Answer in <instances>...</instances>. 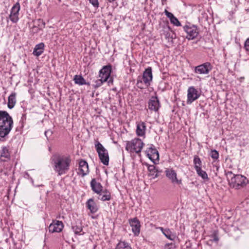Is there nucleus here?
Masks as SVG:
<instances>
[{
    "instance_id": "f257e3e1",
    "label": "nucleus",
    "mask_w": 249,
    "mask_h": 249,
    "mask_svg": "<svg viewBox=\"0 0 249 249\" xmlns=\"http://www.w3.org/2000/svg\"><path fill=\"white\" fill-rule=\"evenodd\" d=\"M53 168L58 176L66 174L70 170L71 159L69 155L57 154L52 159Z\"/></svg>"
},
{
    "instance_id": "f03ea898",
    "label": "nucleus",
    "mask_w": 249,
    "mask_h": 249,
    "mask_svg": "<svg viewBox=\"0 0 249 249\" xmlns=\"http://www.w3.org/2000/svg\"><path fill=\"white\" fill-rule=\"evenodd\" d=\"M12 117L5 111H0V137L7 135L13 127Z\"/></svg>"
},
{
    "instance_id": "7ed1b4c3",
    "label": "nucleus",
    "mask_w": 249,
    "mask_h": 249,
    "mask_svg": "<svg viewBox=\"0 0 249 249\" xmlns=\"http://www.w3.org/2000/svg\"><path fill=\"white\" fill-rule=\"evenodd\" d=\"M226 176L230 186L236 190L244 188L248 182L246 177L241 175H234L231 171H228Z\"/></svg>"
},
{
    "instance_id": "20e7f679",
    "label": "nucleus",
    "mask_w": 249,
    "mask_h": 249,
    "mask_svg": "<svg viewBox=\"0 0 249 249\" xmlns=\"http://www.w3.org/2000/svg\"><path fill=\"white\" fill-rule=\"evenodd\" d=\"M153 76L151 67H148L143 72L142 76H139L137 80V86L140 89L148 87L152 81Z\"/></svg>"
},
{
    "instance_id": "39448f33",
    "label": "nucleus",
    "mask_w": 249,
    "mask_h": 249,
    "mask_svg": "<svg viewBox=\"0 0 249 249\" xmlns=\"http://www.w3.org/2000/svg\"><path fill=\"white\" fill-rule=\"evenodd\" d=\"M144 145L143 142L139 138H135L126 142L125 149L130 152L140 153Z\"/></svg>"
},
{
    "instance_id": "423d86ee",
    "label": "nucleus",
    "mask_w": 249,
    "mask_h": 249,
    "mask_svg": "<svg viewBox=\"0 0 249 249\" xmlns=\"http://www.w3.org/2000/svg\"><path fill=\"white\" fill-rule=\"evenodd\" d=\"M95 147L102 163L105 165H107L109 163V156L107 150L97 141L95 142Z\"/></svg>"
},
{
    "instance_id": "0eeeda50",
    "label": "nucleus",
    "mask_w": 249,
    "mask_h": 249,
    "mask_svg": "<svg viewBox=\"0 0 249 249\" xmlns=\"http://www.w3.org/2000/svg\"><path fill=\"white\" fill-rule=\"evenodd\" d=\"M200 96V93L194 87L191 86L189 87L187 90V104H191L193 102L198 99Z\"/></svg>"
},
{
    "instance_id": "6e6552de",
    "label": "nucleus",
    "mask_w": 249,
    "mask_h": 249,
    "mask_svg": "<svg viewBox=\"0 0 249 249\" xmlns=\"http://www.w3.org/2000/svg\"><path fill=\"white\" fill-rule=\"evenodd\" d=\"M183 30L187 34L186 38L189 40L194 39L198 35V29L196 26L194 25H185Z\"/></svg>"
},
{
    "instance_id": "1a4fd4ad",
    "label": "nucleus",
    "mask_w": 249,
    "mask_h": 249,
    "mask_svg": "<svg viewBox=\"0 0 249 249\" xmlns=\"http://www.w3.org/2000/svg\"><path fill=\"white\" fill-rule=\"evenodd\" d=\"M148 158L154 163H156V160H159V154L158 150L153 144L150 145L145 151Z\"/></svg>"
},
{
    "instance_id": "9d476101",
    "label": "nucleus",
    "mask_w": 249,
    "mask_h": 249,
    "mask_svg": "<svg viewBox=\"0 0 249 249\" xmlns=\"http://www.w3.org/2000/svg\"><path fill=\"white\" fill-rule=\"evenodd\" d=\"M212 68L211 64L207 62L196 66L195 68V72L200 74H207L212 70Z\"/></svg>"
},
{
    "instance_id": "9b49d317",
    "label": "nucleus",
    "mask_w": 249,
    "mask_h": 249,
    "mask_svg": "<svg viewBox=\"0 0 249 249\" xmlns=\"http://www.w3.org/2000/svg\"><path fill=\"white\" fill-rule=\"evenodd\" d=\"M111 72V65L105 66L99 71V77L103 81L107 82L110 76Z\"/></svg>"
},
{
    "instance_id": "f8f14e48",
    "label": "nucleus",
    "mask_w": 249,
    "mask_h": 249,
    "mask_svg": "<svg viewBox=\"0 0 249 249\" xmlns=\"http://www.w3.org/2000/svg\"><path fill=\"white\" fill-rule=\"evenodd\" d=\"M20 10V5L17 2L12 7L9 18L11 21L16 23L18 20V13Z\"/></svg>"
},
{
    "instance_id": "ddd939ff",
    "label": "nucleus",
    "mask_w": 249,
    "mask_h": 249,
    "mask_svg": "<svg viewBox=\"0 0 249 249\" xmlns=\"http://www.w3.org/2000/svg\"><path fill=\"white\" fill-rule=\"evenodd\" d=\"M160 107L159 100L157 96H152L148 102V107L154 111H158Z\"/></svg>"
},
{
    "instance_id": "4468645a",
    "label": "nucleus",
    "mask_w": 249,
    "mask_h": 249,
    "mask_svg": "<svg viewBox=\"0 0 249 249\" xmlns=\"http://www.w3.org/2000/svg\"><path fill=\"white\" fill-rule=\"evenodd\" d=\"M166 177L171 180L173 183H177L178 184H181V180L177 178V175L176 171L173 169H167L165 170Z\"/></svg>"
},
{
    "instance_id": "2eb2a0df",
    "label": "nucleus",
    "mask_w": 249,
    "mask_h": 249,
    "mask_svg": "<svg viewBox=\"0 0 249 249\" xmlns=\"http://www.w3.org/2000/svg\"><path fill=\"white\" fill-rule=\"evenodd\" d=\"M64 227L62 221L58 220H53L49 227V231L51 232H59L62 231Z\"/></svg>"
},
{
    "instance_id": "dca6fc26",
    "label": "nucleus",
    "mask_w": 249,
    "mask_h": 249,
    "mask_svg": "<svg viewBox=\"0 0 249 249\" xmlns=\"http://www.w3.org/2000/svg\"><path fill=\"white\" fill-rule=\"evenodd\" d=\"M129 224L135 235H138L140 232V222L137 217L129 220Z\"/></svg>"
},
{
    "instance_id": "f3484780",
    "label": "nucleus",
    "mask_w": 249,
    "mask_h": 249,
    "mask_svg": "<svg viewBox=\"0 0 249 249\" xmlns=\"http://www.w3.org/2000/svg\"><path fill=\"white\" fill-rule=\"evenodd\" d=\"M91 190L98 195H101L103 187L100 182L96 181L95 178H92L90 182Z\"/></svg>"
},
{
    "instance_id": "a211bd4d",
    "label": "nucleus",
    "mask_w": 249,
    "mask_h": 249,
    "mask_svg": "<svg viewBox=\"0 0 249 249\" xmlns=\"http://www.w3.org/2000/svg\"><path fill=\"white\" fill-rule=\"evenodd\" d=\"M78 170V174L81 175L82 177L89 173V166L87 161L83 160L79 161Z\"/></svg>"
},
{
    "instance_id": "6ab92c4d",
    "label": "nucleus",
    "mask_w": 249,
    "mask_h": 249,
    "mask_svg": "<svg viewBox=\"0 0 249 249\" xmlns=\"http://www.w3.org/2000/svg\"><path fill=\"white\" fill-rule=\"evenodd\" d=\"M164 13L165 15L170 19L172 24L176 26H180L181 23L178 19L171 12L168 11L166 9L164 10Z\"/></svg>"
},
{
    "instance_id": "aec40b11",
    "label": "nucleus",
    "mask_w": 249,
    "mask_h": 249,
    "mask_svg": "<svg viewBox=\"0 0 249 249\" xmlns=\"http://www.w3.org/2000/svg\"><path fill=\"white\" fill-rule=\"evenodd\" d=\"M0 159L3 161H7L10 159V154L7 147L3 146L2 147Z\"/></svg>"
},
{
    "instance_id": "412c9836",
    "label": "nucleus",
    "mask_w": 249,
    "mask_h": 249,
    "mask_svg": "<svg viewBox=\"0 0 249 249\" xmlns=\"http://www.w3.org/2000/svg\"><path fill=\"white\" fill-rule=\"evenodd\" d=\"M44 47L45 45L42 42L36 44L34 49L33 54L36 56H40L43 53Z\"/></svg>"
},
{
    "instance_id": "4be33fe9",
    "label": "nucleus",
    "mask_w": 249,
    "mask_h": 249,
    "mask_svg": "<svg viewBox=\"0 0 249 249\" xmlns=\"http://www.w3.org/2000/svg\"><path fill=\"white\" fill-rule=\"evenodd\" d=\"M146 125L144 122H140L137 124L136 134L139 136H143L145 134Z\"/></svg>"
},
{
    "instance_id": "5701e85b",
    "label": "nucleus",
    "mask_w": 249,
    "mask_h": 249,
    "mask_svg": "<svg viewBox=\"0 0 249 249\" xmlns=\"http://www.w3.org/2000/svg\"><path fill=\"white\" fill-rule=\"evenodd\" d=\"M86 205L91 213H95L98 211L97 205L92 198H90L87 201Z\"/></svg>"
},
{
    "instance_id": "b1692460",
    "label": "nucleus",
    "mask_w": 249,
    "mask_h": 249,
    "mask_svg": "<svg viewBox=\"0 0 249 249\" xmlns=\"http://www.w3.org/2000/svg\"><path fill=\"white\" fill-rule=\"evenodd\" d=\"M146 165L147 166L148 171L149 172V176L152 177L153 178H157L158 177V170L154 165H149L146 163Z\"/></svg>"
},
{
    "instance_id": "393cba45",
    "label": "nucleus",
    "mask_w": 249,
    "mask_h": 249,
    "mask_svg": "<svg viewBox=\"0 0 249 249\" xmlns=\"http://www.w3.org/2000/svg\"><path fill=\"white\" fill-rule=\"evenodd\" d=\"M73 81L76 84L82 86L84 85H89V83L86 82L85 79L81 75H75L73 78Z\"/></svg>"
},
{
    "instance_id": "a878e982",
    "label": "nucleus",
    "mask_w": 249,
    "mask_h": 249,
    "mask_svg": "<svg viewBox=\"0 0 249 249\" xmlns=\"http://www.w3.org/2000/svg\"><path fill=\"white\" fill-rule=\"evenodd\" d=\"M16 93H12L8 99V107L10 109H12L15 106L16 103Z\"/></svg>"
},
{
    "instance_id": "bb28decb",
    "label": "nucleus",
    "mask_w": 249,
    "mask_h": 249,
    "mask_svg": "<svg viewBox=\"0 0 249 249\" xmlns=\"http://www.w3.org/2000/svg\"><path fill=\"white\" fill-rule=\"evenodd\" d=\"M115 249H132L130 244L125 241H120L116 245Z\"/></svg>"
},
{
    "instance_id": "cd10ccee",
    "label": "nucleus",
    "mask_w": 249,
    "mask_h": 249,
    "mask_svg": "<svg viewBox=\"0 0 249 249\" xmlns=\"http://www.w3.org/2000/svg\"><path fill=\"white\" fill-rule=\"evenodd\" d=\"M102 193L104 194L103 195H101V197L100 198L101 200L103 201L109 200L111 199V194L109 191L107 189H105L102 190Z\"/></svg>"
},
{
    "instance_id": "c85d7f7f",
    "label": "nucleus",
    "mask_w": 249,
    "mask_h": 249,
    "mask_svg": "<svg viewBox=\"0 0 249 249\" xmlns=\"http://www.w3.org/2000/svg\"><path fill=\"white\" fill-rule=\"evenodd\" d=\"M196 170L198 175L201 177L203 179H208L207 173L205 171L202 170L201 168L196 167Z\"/></svg>"
},
{
    "instance_id": "c756f323",
    "label": "nucleus",
    "mask_w": 249,
    "mask_h": 249,
    "mask_svg": "<svg viewBox=\"0 0 249 249\" xmlns=\"http://www.w3.org/2000/svg\"><path fill=\"white\" fill-rule=\"evenodd\" d=\"M163 234L166 238L172 241L175 238V236L172 233V231L169 229H166V230L164 231Z\"/></svg>"
},
{
    "instance_id": "7c9ffc66",
    "label": "nucleus",
    "mask_w": 249,
    "mask_h": 249,
    "mask_svg": "<svg viewBox=\"0 0 249 249\" xmlns=\"http://www.w3.org/2000/svg\"><path fill=\"white\" fill-rule=\"evenodd\" d=\"M72 229L75 234L83 235L84 233V232L81 233V232H82L83 229L81 226H72Z\"/></svg>"
},
{
    "instance_id": "2f4dec72",
    "label": "nucleus",
    "mask_w": 249,
    "mask_h": 249,
    "mask_svg": "<svg viewBox=\"0 0 249 249\" xmlns=\"http://www.w3.org/2000/svg\"><path fill=\"white\" fill-rule=\"evenodd\" d=\"M93 82L94 83V84L92 85V86L94 89H97L99 87H101L103 85V84L104 82H105V81H103L102 79L100 78V79L93 80Z\"/></svg>"
},
{
    "instance_id": "473e14b6",
    "label": "nucleus",
    "mask_w": 249,
    "mask_h": 249,
    "mask_svg": "<svg viewBox=\"0 0 249 249\" xmlns=\"http://www.w3.org/2000/svg\"><path fill=\"white\" fill-rule=\"evenodd\" d=\"M194 163L195 164V168L196 169V167L201 168L202 162L200 159L197 156H195L194 158Z\"/></svg>"
},
{
    "instance_id": "72a5a7b5",
    "label": "nucleus",
    "mask_w": 249,
    "mask_h": 249,
    "mask_svg": "<svg viewBox=\"0 0 249 249\" xmlns=\"http://www.w3.org/2000/svg\"><path fill=\"white\" fill-rule=\"evenodd\" d=\"M210 156L214 160H216L219 158V153L217 150L215 149L211 150L210 153Z\"/></svg>"
},
{
    "instance_id": "f704fd0d",
    "label": "nucleus",
    "mask_w": 249,
    "mask_h": 249,
    "mask_svg": "<svg viewBox=\"0 0 249 249\" xmlns=\"http://www.w3.org/2000/svg\"><path fill=\"white\" fill-rule=\"evenodd\" d=\"M93 7L95 8H98L99 7V2L98 0H88Z\"/></svg>"
},
{
    "instance_id": "c9c22d12",
    "label": "nucleus",
    "mask_w": 249,
    "mask_h": 249,
    "mask_svg": "<svg viewBox=\"0 0 249 249\" xmlns=\"http://www.w3.org/2000/svg\"><path fill=\"white\" fill-rule=\"evenodd\" d=\"M26 120V113L22 114L19 123L21 124V127H23V124Z\"/></svg>"
},
{
    "instance_id": "e433bc0d",
    "label": "nucleus",
    "mask_w": 249,
    "mask_h": 249,
    "mask_svg": "<svg viewBox=\"0 0 249 249\" xmlns=\"http://www.w3.org/2000/svg\"><path fill=\"white\" fill-rule=\"evenodd\" d=\"M244 49L247 52H249V37L245 41Z\"/></svg>"
},
{
    "instance_id": "4c0bfd02",
    "label": "nucleus",
    "mask_w": 249,
    "mask_h": 249,
    "mask_svg": "<svg viewBox=\"0 0 249 249\" xmlns=\"http://www.w3.org/2000/svg\"><path fill=\"white\" fill-rule=\"evenodd\" d=\"M44 134L46 137L47 139L49 140V138H50L53 134V131L51 130H48L45 132Z\"/></svg>"
},
{
    "instance_id": "58836bf2",
    "label": "nucleus",
    "mask_w": 249,
    "mask_h": 249,
    "mask_svg": "<svg viewBox=\"0 0 249 249\" xmlns=\"http://www.w3.org/2000/svg\"><path fill=\"white\" fill-rule=\"evenodd\" d=\"M38 22L39 23L38 26L44 28L45 26V22L41 19H38L37 20Z\"/></svg>"
},
{
    "instance_id": "ea45409f",
    "label": "nucleus",
    "mask_w": 249,
    "mask_h": 249,
    "mask_svg": "<svg viewBox=\"0 0 249 249\" xmlns=\"http://www.w3.org/2000/svg\"><path fill=\"white\" fill-rule=\"evenodd\" d=\"M213 239L211 240L212 241L217 242L219 241V238L216 233H214L212 235Z\"/></svg>"
},
{
    "instance_id": "a19ab883",
    "label": "nucleus",
    "mask_w": 249,
    "mask_h": 249,
    "mask_svg": "<svg viewBox=\"0 0 249 249\" xmlns=\"http://www.w3.org/2000/svg\"><path fill=\"white\" fill-rule=\"evenodd\" d=\"M166 247H168V249H174L175 248V245L173 243H167L165 245Z\"/></svg>"
},
{
    "instance_id": "79ce46f5",
    "label": "nucleus",
    "mask_w": 249,
    "mask_h": 249,
    "mask_svg": "<svg viewBox=\"0 0 249 249\" xmlns=\"http://www.w3.org/2000/svg\"><path fill=\"white\" fill-rule=\"evenodd\" d=\"M40 28H38L36 26H34L33 27V30H35V32H36V33L38 32V30H40Z\"/></svg>"
},
{
    "instance_id": "37998d69",
    "label": "nucleus",
    "mask_w": 249,
    "mask_h": 249,
    "mask_svg": "<svg viewBox=\"0 0 249 249\" xmlns=\"http://www.w3.org/2000/svg\"><path fill=\"white\" fill-rule=\"evenodd\" d=\"M107 82H108L109 85L110 84H112L113 83V78L110 76Z\"/></svg>"
},
{
    "instance_id": "c03bdc74",
    "label": "nucleus",
    "mask_w": 249,
    "mask_h": 249,
    "mask_svg": "<svg viewBox=\"0 0 249 249\" xmlns=\"http://www.w3.org/2000/svg\"><path fill=\"white\" fill-rule=\"evenodd\" d=\"M165 36L166 38H168L170 37V34L169 32H167Z\"/></svg>"
},
{
    "instance_id": "a18cd8bd",
    "label": "nucleus",
    "mask_w": 249,
    "mask_h": 249,
    "mask_svg": "<svg viewBox=\"0 0 249 249\" xmlns=\"http://www.w3.org/2000/svg\"><path fill=\"white\" fill-rule=\"evenodd\" d=\"M160 229L161 231H162V233L163 234L164 231L166 230V229H164L163 228L160 227Z\"/></svg>"
},
{
    "instance_id": "49530a36",
    "label": "nucleus",
    "mask_w": 249,
    "mask_h": 249,
    "mask_svg": "<svg viewBox=\"0 0 249 249\" xmlns=\"http://www.w3.org/2000/svg\"><path fill=\"white\" fill-rule=\"evenodd\" d=\"M166 28L168 29V31L171 30V28L168 25H166Z\"/></svg>"
},
{
    "instance_id": "de8ad7c7",
    "label": "nucleus",
    "mask_w": 249,
    "mask_h": 249,
    "mask_svg": "<svg viewBox=\"0 0 249 249\" xmlns=\"http://www.w3.org/2000/svg\"><path fill=\"white\" fill-rule=\"evenodd\" d=\"M116 0H107V1L109 2H110V3H112V2H113L114 1H115Z\"/></svg>"
},
{
    "instance_id": "09e8293b",
    "label": "nucleus",
    "mask_w": 249,
    "mask_h": 249,
    "mask_svg": "<svg viewBox=\"0 0 249 249\" xmlns=\"http://www.w3.org/2000/svg\"><path fill=\"white\" fill-rule=\"evenodd\" d=\"M244 78V77H241V79H243Z\"/></svg>"
},
{
    "instance_id": "8fccbe9b",
    "label": "nucleus",
    "mask_w": 249,
    "mask_h": 249,
    "mask_svg": "<svg viewBox=\"0 0 249 249\" xmlns=\"http://www.w3.org/2000/svg\"><path fill=\"white\" fill-rule=\"evenodd\" d=\"M59 1H60L61 0H58Z\"/></svg>"
}]
</instances>
